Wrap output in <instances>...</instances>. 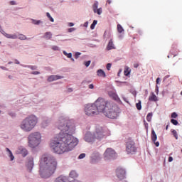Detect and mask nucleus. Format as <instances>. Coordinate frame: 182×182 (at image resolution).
I'll list each match as a JSON object with an SVG mask.
<instances>
[{
  "label": "nucleus",
  "instance_id": "nucleus-1",
  "mask_svg": "<svg viewBox=\"0 0 182 182\" xmlns=\"http://www.w3.org/2000/svg\"><path fill=\"white\" fill-rule=\"evenodd\" d=\"M58 128L60 132L56 139L51 141L50 148L57 154L72 151L78 144L77 139L72 135L75 131L74 124L68 119L60 118Z\"/></svg>",
  "mask_w": 182,
  "mask_h": 182
},
{
  "label": "nucleus",
  "instance_id": "nucleus-2",
  "mask_svg": "<svg viewBox=\"0 0 182 182\" xmlns=\"http://www.w3.org/2000/svg\"><path fill=\"white\" fill-rule=\"evenodd\" d=\"M39 175L42 178H50L56 171L57 159L52 155L43 154L40 159Z\"/></svg>",
  "mask_w": 182,
  "mask_h": 182
},
{
  "label": "nucleus",
  "instance_id": "nucleus-3",
  "mask_svg": "<svg viewBox=\"0 0 182 182\" xmlns=\"http://www.w3.org/2000/svg\"><path fill=\"white\" fill-rule=\"evenodd\" d=\"M38 117L31 114L26 117L20 124V128L25 132H31L38 124Z\"/></svg>",
  "mask_w": 182,
  "mask_h": 182
},
{
  "label": "nucleus",
  "instance_id": "nucleus-4",
  "mask_svg": "<svg viewBox=\"0 0 182 182\" xmlns=\"http://www.w3.org/2000/svg\"><path fill=\"white\" fill-rule=\"evenodd\" d=\"M111 102L105 100L102 97H99L95 102V105L97 107V112L105 113V112L111 107Z\"/></svg>",
  "mask_w": 182,
  "mask_h": 182
},
{
  "label": "nucleus",
  "instance_id": "nucleus-5",
  "mask_svg": "<svg viewBox=\"0 0 182 182\" xmlns=\"http://www.w3.org/2000/svg\"><path fill=\"white\" fill-rule=\"evenodd\" d=\"M41 139L42 136L38 132L30 134L28 136V146L33 149L39 146Z\"/></svg>",
  "mask_w": 182,
  "mask_h": 182
},
{
  "label": "nucleus",
  "instance_id": "nucleus-6",
  "mask_svg": "<svg viewBox=\"0 0 182 182\" xmlns=\"http://www.w3.org/2000/svg\"><path fill=\"white\" fill-rule=\"evenodd\" d=\"M119 113V108L116 105L111 103L110 107L105 111L104 115L111 119H117Z\"/></svg>",
  "mask_w": 182,
  "mask_h": 182
},
{
  "label": "nucleus",
  "instance_id": "nucleus-7",
  "mask_svg": "<svg viewBox=\"0 0 182 182\" xmlns=\"http://www.w3.org/2000/svg\"><path fill=\"white\" fill-rule=\"evenodd\" d=\"M104 134L102 129L101 130H97V132L94 134V135L90 133H87L85 136V141L88 143H92L95 141V139L101 140L103 139Z\"/></svg>",
  "mask_w": 182,
  "mask_h": 182
},
{
  "label": "nucleus",
  "instance_id": "nucleus-8",
  "mask_svg": "<svg viewBox=\"0 0 182 182\" xmlns=\"http://www.w3.org/2000/svg\"><path fill=\"white\" fill-rule=\"evenodd\" d=\"M85 113L88 117H93L98 114L95 104L87 105L85 108Z\"/></svg>",
  "mask_w": 182,
  "mask_h": 182
},
{
  "label": "nucleus",
  "instance_id": "nucleus-9",
  "mask_svg": "<svg viewBox=\"0 0 182 182\" xmlns=\"http://www.w3.org/2000/svg\"><path fill=\"white\" fill-rule=\"evenodd\" d=\"M127 153L128 154H134L136 151V147L135 146V142L133 140H128L127 141Z\"/></svg>",
  "mask_w": 182,
  "mask_h": 182
},
{
  "label": "nucleus",
  "instance_id": "nucleus-10",
  "mask_svg": "<svg viewBox=\"0 0 182 182\" xmlns=\"http://www.w3.org/2000/svg\"><path fill=\"white\" fill-rule=\"evenodd\" d=\"M105 161L114 159L116 157V153L112 148H107L104 154Z\"/></svg>",
  "mask_w": 182,
  "mask_h": 182
},
{
  "label": "nucleus",
  "instance_id": "nucleus-11",
  "mask_svg": "<svg viewBox=\"0 0 182 182\" xmlns=\"http://www.w3.org/2000/svg\"><path fill=\"white\" fill-rule=\"evenodd\" d=\"M117 176L119 180L124 179L126 177V171L121 167H118L117 169Z\"/></svg>",
  "mask_w": 182,
  "mask_h": 182
},
{
  "label": "nucleus",
  "instance_id": "nucleus-12",
  "mask_svg": "<svg viewBox=\"0 0 182 182\" xmlns=\"http://www.w3.org/2000/svg\"><path fill=\"white\" fill-rule=\"evenodd\" d=\"M151 141L154 142L155 146L156 147H159L160 144L159 141H156L157 140V134H156L155 131L154 129L151 130Z\"/></svg>",
  "mask_w": 182,
  "mask_h": 182
},
{
  "label": "nucleus",
  "instance_id": "nucleus-13",
  "mask_svg": "<svg viewBox=\"0 0 182 182\" xmlns=\"http://www.w3.org/2000/svg\"><path fill=\"white\" fill-rule=\"evenodd\" d=\"M101 159L100 158V154L97 152L93 154V156H92V164H95L98 161H100Z\"/></svg>",
  "mask_w": 182,
  "mask_h": 182
},
{
  "label": "nucleus",
  "instance_id": "nucleus-14",
  "mask_svg": "<svg viewBox=\"0 0 182 182\" xmlns=\"http://www.w3.org/2000/svg\"><path fill=\"white\" fill-rule=\"evenodd\" d=\"M55 182H68V178L66 176H59L55 180ZM70 182H80L79 181H71Z\"/></svg>",
  "mask_w": 182,
  "mask_h": 182
},
{
  "label": "nucleus",
  "instance_id": "nucleus-15",
  "mask_svg": "<svg viewBox=\"0 0 182 182\" xmlns=\"http://www.w3.org/2000/svg\"><path fill=\"white\" fill-rule=\"evenodd\" d=\"M158 97L154 94V92H151V95L149 96V101L156 102H158Z\"/></svg>",
  "mask_w": 182,
  "mask_h": 182
},
{
  "label": "nucleus",
  "instance_id": "nucleus-16",
  "mask_svg": "<svg viewBox=\"0 0 182 182\" xmlns=\"http://www.w3.org/2000/svg\"><path fill=\"white\" fill-rule=\"evenodd\" d=\"M17 154H21L23 157H25L28 155V150L24 148H19L18 150H17Z\"/></svg>",
  "mask_w": 182,
  "mask_h": 182
},
{
  "label": "nucleus",
  "instance_id": "nucleus-17",
  "mask_svg": "<svg viewBox=\"0 0 182 182\" xmlns=\"http://www.w3.org/2000/svg\"><path fill=\"white\" fill-rule=\"evenodd\" d=\"M63 77H62V76L53 75H50V76L48 77V82H52V81H53V80H58V79H61V78H63Z\"/></svg>",
  "mask_w": 182,
  "mask_h": 182
},
{
  "label": "nucleus",
  "instance_id": "nucleus-18",
  "mask_svg": "<svg viewBox=\"0 0 182 182\" xmlns=\"http://www.w3.org/2000/svg\"><path fill=\"white\" fill-rule=\"evenodd\" d=\"M27 168L28 170L29 171V172H31L32 171V168H33V158H31L27 164Z\"/></svg>",
  "mask_w": 182,
  "mask_h": 182
},
{
  "label": "nucleus",
  "instance_id": "nucleus-19",
  "mask_svg": "<svg viewBox=\"0 0 182 182\" xmlns=\"http://www.w3.org/2000/svg\"><path fill=\"white\" fill-rule=\"evenodd\" d=\"M112 49H116L115 48V46L114 45L113 43V41L112 39H111L107 46V50H112Z\"/></svg>",
  "mask_w": 182,
  "mask_h": 182
},
{
  "label": "nucleus",
  "instance_id": "nucleus-20",
  "mask_svg": "<svg viewBox=\"0 0 182 182\" xmlns=\"http://www.w3.org/2000/svg\"><path fill=\"white\" fill-rule=\"evenodd\" d=\"M4 35L7 38H12V39H17L18 38V36L16 34L11 35V34H8V33H4Z\"/></svg>",
  "mask_w": 182,
  "mask_h": 182
},
{
  "label": "nucleus",
  "instance_id": "nucleus-21",
  "mask_svg": "<svg viewBox=\"0 0 182 182\" xmlns=\"http://www.w3.org/2000/svg\"><path fill=\"white\" fill-rule=\"evenodd\" d=\"M109 95L110 97L114 99V100H119V97H118V95L115 92H110L109 93Z\"/></svg>",
  "mask_w": 182,
  "mask_h": 182
},
{
  "label": "nucleus",
  "instance_id": "nucleus-22",
  "mask_svg": "<svg viewBox=\"0 0 182 182\" xmlns=\"http://www.w3.org/2000/svg\"><path fill=\"white\" fill-rule=\"evenodd\" d=\"M97 73V75L100 77H106L105 73L102 69L98 70Z\"/></svg>",
  "mask_w": 182,
  "mask_h": 182
},
{
  "label": "nucleus",
  "instance_id": "nucleus-23",
  "mask_svg": "<svg viewBox=\"0 0 182 182\" xmlns=\"http://www.w3.org/2000/svg\"><path fill=\"white\" fill-rule=\"evenodd\" d=\"M152 117H153V113L152 112H149L146 115V121L148 122H151V119H152Z\"/></svg>",
  "mask_w": 182,
  "mask_h": 182
},
{
  "label": "nucleus",
  "instance_id": "nucleus-24",
  "mask_svg": "<svg viewBox=\"0 0 182 182\" xmlns=\"http://www.w3.org/2000/svg\"><path fill=\"white\" fill-rule=\"evenodd\" d=\"M171 134L176 140L178 139V134L176 129H171Z\"/></svg>",
  "mask_w": 182,
  "mask_h": 182
},
{
  "label": "nucleus",
  "instance_id": "nucleus-25",
  "mask_svg": "<svg viewBox=\"0 0 182 182\" xmlns=\"http://www.w3.org/2000/svg\"><path fill=\"white\" fill-rule=\"evenodd\" d=\"M98 5H99L98 1H95L94 4L92 6L94 13H95V14L97 13V9L98 8Z\"/></svg>",
  "mask_w": 182,
  "mask_h": 182
},
{
  "label": "nucleus",
  "instance_id": "nucleus-26",
  "mask_svg": "<svg viewBox=\"0 0 182 182\" xmlns=\"http://www.w3.org/2000/svg\"><path fill=\"white\" fill-rule=\"evenodd\" d=\"M51 37H52V34H51L50 32H46V33H45L44 38H45L46 39L49 40V39L51 38Z\"/></svg>",
  "mask_w": 182,
  "mask_h": 182
},
{
  "label": "nucleus",
  "instance_id": "nucleus-27",
  "mask_svg": "<svg viewBox=\"0 0 182 182\" xmlns=\"http://www.w3.org/2000/svg\"><path fill=\"white\" fill-rule=\"evenodd\" d=\"M70 176L73 178H76L77 176V173H76L75 171H72L70 173Z\"/></svg>",
  "mask_w": 182,
  "mask_h": 182
},
{
  "label": "nucleus",
  "instance_id": "nucleus-28",
  "mask_svg": "<svg viewBox=\"0 0 182 182\" xmlns=\"http://www.w3.org/2000/svg\"><path fill=\"white\" fill-rule=\"evenodd\" d=\"M117 30H118V33H122L124 31V28H122V26L120 24L117 25Z\"/></svg>",
  "mask_w": 182,
  "mask_h": 182
},
{
  "label": "nucleus",
  "instance_id": "nucleus-29",
  "mask_svg": "<svg viewBox=\"0 0 182 182\" xmlns=\"http://www.w3.org/2000/svg\"><path fill=\"white\" fill-rule=\"evenodd\" d=\"M136 107L137 110H141V102L139 101L138 103H136Z\"/></svg>",
  "mask_w": 182,
  "mask_h": 182
},
{
  "label": "nucleus",
  "instance_id": "nucleus-30",
  "mask_svg": "<svg viewBox=\"0 0 182 182\" xmlns=\"http://www.w3.org/2000/svg\"><path fill=\"white\" fill-rule=\"evenodd\" d=\"M176 50H177L176 46L172 45L171 49V53L172 54H174V53H176L175 51H176Z\"/></svg>",
  "mask_w": 182,
  "mask_h": 182
},
{
  "label": "nucleus",
  "instance_id": "nucleus-31",
  "mask_svg": "<svg viewBox=\"0 0 182 182\" xmlns=\"http://www.w3.org/2000/svg\"><path fill=\"white\" fill-rule=\"evenodd\" d=\"M171 123L174 126H178V122L176 119H171Z\"/></svg>",
  "mask_w": 182,
  "mask_h": 182
},
{
  "label": "nucleus",
  "instance_id": "nucleus-32",
  "mask_svg": "<svg viewBox=\"0 0 182 182\" xmlns=\"http://www.w3.org/2000/svg\"><path fill=\"white\" fill-rule=\"evenodd\" d=\"M18 39H20L21 41L26 40V36H25V35H23V34H19Z\"/></svg>",
  "mask_w": 182,
  "mask_h": 182
},
{
  "label": "nucleus",
  "instance_id": "nucleus-33",
  "mask_svg": "<svg viewBox=\"0 0 182 182\" xmlns=\"http://www.w3.org/2000/svg\"><path fill=\"white\" fill-rule=\"evenodd\" d=\"M32 23L34 25H39L41 23H42L41 21H36V20H32Z\"/></svg>",
  "mask_w": 182,
  "mask_h": 182
},
{
  "label": "nucleus",
  "instance_id": "nucleus-34",
  "mask_svg": "<svg viewBox=\"0 0 182 182\" xmlns=\"http://www.w3.org/2000/svg\"><path fill=\"white\" fill-rule=\"evenodd\" d=\"M63 54L65 55H66L68 58H72V53H67L65 51H63Z\"/></svg>",
  "mask_w": 182,
  "mask_h": 182
},
{
  "label": "nucleus",
  "instance_id": "nucleus-35",
  "mask_svg": "<svg viewBox=\"0 0 182 182\" xmlns=\"http://www.w3.org/2000/svg\"><path fill=\"white\" fill-rule=\"evenodd\" d=\"M178 117V114L176 112H173L171 114V118L172 119H176Z\"/></svg>",
  "mask_w": 182,
  "mask_h": 182
},
{
  "label": "nucleus",
  "instance_id": "nucleus-36",
  "mask_svg": "<svg viewBox=\"0 0 182 182\" xmlns=\"http://www.w3.org/2000/svg\"><path fill=\"white\" fill-rule=\"evenodd\" d=\"M47 17L50 19L51 22H54V19L50 16L49 13L46 14Z\"/></svg>",
  "mask_w": 182,
  "mask_h": 182
},
{
  "label": "nucleus",
  "instance_id": "nucleus-37",
  "mask_svg": "<svg viewBox=\"0 0 182 182\" xmlns=\"http://www.w3.org/2000/svg\"><path fill=\"white\" fill-rule=\"evenodd\" d=\"M9 157L11 159V161H14V159H15V157H14V156L12 152L9 153Z\"/></svg>",
  "mask_w": 182,
  "mask_h": 182
},
{
  "label": "nucleus",
  "instance_id": "nucleus-38",
  "mask_svg": "<svg viewBox=\"0 0 182 182\" xmlns=\"http://www.w3.org/2000/svg\"><path fill=\"white\" fill-rule=\"evenodd\" d=\"M85 157V154L82 153V154H80V156H79V159H82Z\"/></svg>",
  "mask_w": 182,
  "mask_h": 182
},
{
  "label": "nucleus",
  "instance_id": "nucleus-39",
  "mask_svg": "<svg viewBox=\"0 0 182 182\" xmlns=\"http://www.w3.org/2000/svg\"><path fill=\"white\" fill-rule=\"evenodd\" d=\"M97 13L98 15H101L102 13V8L99 9H97Z\"/></svg>",
  "mask_w": 182,
  "mask_h": 182
},
{
  "label": "nucleus",
  "instance_id": "nucleus-40",
  "mask_svg": "<svg viewBox=\"0 0 182 182\" xmlns=\"http://www.w3.org/2000/svg\"><path fill=\"white\" fill-rule=\"evenodd\" d=\"M52 49H53V50H59V48H58V46H53L52 47Z\"/></svg>",
  "mask_w": 182,
  "mask_h": 182
},
{
  "label": "nucleus",
  "instance_id": "nucleus-41",
  "mask_svg": "<svg viewBox=\"0 0 182 182\" xmlns=\"http://www.w3.org/2000/svg\"><path fill=\"white\" fill-rule=\"evenodd\" d=\"M28 68H30L31 70H36L38 68L37 66H33V65H29Z\"/></svg>",
  "mask_w": 182,
  "mask_h": 182
},
{
  "label": "nucleus",
  "instance_id": "nucleus-42",
  "mask_svg": "<svg viewBox=\"0 0 182 182\" xmlns=\"http://www.w3.org/2000/svg\"><path fill=\"white\" fill-rule=\"evenodd\" d=\"M90 63H91V61L89 60V61L85 62V65L86 67H88L90 65Z\"/></svg>",
  "mask_w": 182,
  "mask_h": 182
},
{
  "label": "nucleus",
  "instance_id": "nucleus-43",
  "mask_svg": "<svg viewBox=\"0 0 182 182\" xmlns=\"http://www.w3.org/2000/svg\"><path fill=\"white\" fill-rule=\"evenodd\" d=\"M111 67H112V64H111V63H108L107 65V69L108 70H109L110 68H111Z\"/></svg>",
  "mask_w": 182,
  "mask_h": 182
},
{
  "label": "nucleus",
  "instance_id": "nucleus-44",
  "mask_svg": "<svg viewBox=\"0 0 182 182\" xmlns=\"http://www.w3.org/2000/svg\"><path fill=\"white\" fill-rule=\"evenodd\" d=\"M75 31V28H70L68 29V32H69V33H71V32H73V31Z\"/></svg>",
  "mask_w": 182,
  "mask_h": 182
},
{
  "label": "nucleus",
  "instance_id": "nucleus-45",
  "mask_svg": "<svg viewBox=\"0 0 182 182\" xmlns=\"http://www.w3.org/2000/svg\"><path fill=\"white\" fill-rule=\"evenodd\" d=\"M31 74L33 75H38V74H41V73H39L38 71H33L31 73Z\"/></svg>",
  "mask_w": 182,
  "mask_h": 182
},
{
  "label": "nucleus",
  "instance_id": "nucleus-46",
  "mask_svg": "<svg viewBox=\"0 0 182 182\" xmlns=\"http://www.w3.org/2000/svg\"><path fill=\"white\" fill-rule=\"evenodd\" d=\"M168 161V162H172L173 161V158L172 156H169Z\"/></svg>",
  "mask_w": 182,
  "mask_h": 182
},
{
  "label": "nucleus",
  "instance_id": "nucleus-47",
  "mask_svg": "<svg viewBox=\"0 0 182 182\" xmlns=\"http://www.w3.org/2000/svg\"><path fill=\"white\" fill-rule=\"evenodd\" d=\"M160 81H161V79L159 77H157L156 80V85H159Z\"/></svg>",
  "mask_w": 182,
  "mask_h": 182
},
{
  "label": "nucleus",
  "instance_id": "nucleus-48",
  "mask_svg": "<svg viewBox=\"0 0 182 182\" xmlns=\"http://www.w3.org/2000/svg\"><path fill=\"white\" fill-rule=\"evenodd\" d=\"M155 92H156V95H158V93H159V87L157 85H156Z\"/></svg>",
  "mask_w": 182,
  "mask_h": 182
},
{
  "label": "nucleus",
  "instance_id": "nucleus-49",
  "mask_svg": "<svg viewBox=\"0 0 182 182\" xmlns=\"http://www.w3.org/2000/svg\"><path fill=\"white\" fill-rule=\"evenodd\" d=\"M139 66V63H134V68H137Z\"/></svg>",
  "mask_w": 182,
  "mask_h": 182
},
{
  "label": "nucleus",
  "instance_id": "nucleus-50",
  "mask_svg": "<svg viewBox=\"0 0 182 182\" xmlns=\"http://www.w3.org/2000/svg\"><path fill=\"white\" fill-rule=\"evenodd\" d=\"M124 74H125V75L128 76L130 74V73L125 70V71H124Z\"/></svg>",
  "mask_w": 182,
  "mask_h": 182
},
{
  "label": "nucleus",
  "instance_id": "nucleus-51",
  "mask_svg": "<svg viewBox=\"0 0 182 182\" xmlns=\"http://www.w3.org/2000/svg\"><path fill=\"white\" fill-rule=\"evenodd\" d=\"M10 4H11V5H16V1H10Z\"/></svg>",
  "mask_w": 182,
  "mask_h": 182
},
{
  "label": "nucleus",
  "instance_id": "nucleus-52",
  "mask_svg": "<svg viewBox=\"0 0 182 182\" xmlns=\"http://www.w3.org/2000/svg\"><path fill=\"white\" fill-rule=\"evenodd\" d=\"M6 151L9 153V154H11V151L10 150V149H9V148H6Z\"/></svg>",
  "mask_w": 182,
  "mask_h": 182
},
{
  "label": "nucleus",
  "instance_id": "nucleus-53",
  "mask_svg": "<svg viewBox=\"0 0 182 182\" xmlns=\"http://www.w3.org/2000/svg\"><path fill=\"white\" fill-rule=\"evenodd\" d=\"M95 26H96V25H95L94 23H92V24L91 25V26H90V28H91L92 30H93V29L95 28Z\"/></svg>",
  "mask_w": 182,
  "mask_h": 182
},
{
  "label": "nucleus",
  "instance_id": "nucleus-54",
  "mask_svg": "<svg viewBox=\"0 0 182 182\" xmlns=\"http://www.w3.org/2000/svg\"><path fill=\"white\" fill-rule=\"evenodd\" d=\"M89 89H94V85H93V84H90V85H89Z\"/></svg>",
  "mask_w": 182,
  "mask_h": 182
},
{
  "label": "nucleus",
  "instance_id": "nucleus-55",
  "mask_svg": "<svg viewBox=\"0 0 182 182\" xmlns=\"http://www.w3.org/2000/svg\"><path fill=\"white\" fill-rule=\"evenodd\" d=\"M92 24H94L95 26H96L97 24V21L95 20L92 23Z\"/></svg>",
  "mask_w": 182,
  "mask_h": 182
},
{
  "label": "nucleus",
  "instance_id": "nucleus-56",
  "mask_svg": "<svg viewBox=\"0 0 182 182\" xmlns=\"http://www.w3.org/2000/svg\"><path fill=\"white\" fill-rule=\"evenodd\" d=\"M9 115H10L11 117H15V114H14V113H10Z\"/></svg>",
  "mask_w": 182,
  "mask_h": 182
},
{
  "label": "nucleus",
  "instance_id": "nucleus-57",
  "mask_svg": "<svg viewBox=\"0 0 182 182\" xmlns=\"http://www.w3.org/2000/svg\"><path fill=\"white\" fill-rule=\"evenodd\" d=\"M168 127H169V125L167 124V125L166 126V128H165L166 131H168Z\"/></svg>",
  "mask_w": 182,
  "mask_h": 182
},
{
  "label": "nucleus",
  "instance_id": "nucleus-58",
  "mask_svg": "<svg viewBox=\"0 0 182 182\" xmlns=\"http://www.w3.org/2000/svg\"><path fill=\"white\" fill-rule=\"evenodd\" d=\"M74 26V23H69V26L70 27H72V26Z\"/></svg>",
  "mask_w": 182,
  "mask_h": 182
},
{
  "label": "nucleus",
  "instance_id": "nucleus-59",
  "mask_svg": "<svg viewBox=\"0 0 182 182\" xmlns=\"http://www.w3.org/2000/svg\"><path fill=\"white\" fill-rule=\"evenodd\" d=\"M15 63L16 64H20V62L18 60H15Z\"/></svg>",
  "mask_w": 182,
  "mask_h": 182
},
{
  "label": "nucleus",
  "instance_id": "nucleus-60",
  "mask_svg": "<svg viewBox=\"0 0 182 182\" xmlns=\"http://www.w3.org/2000/svg\"><path fill=\"white\" fill-rule=\"evenodd\" d=\"M107 4H111V3H112V0H107Z\"/></svg>",
  "mask_w": 182,
  "mask_h": 182
},
{
  "label": "nucleus",
  "instance_id": "nucleus-61",
  "mask_svg": "<svg viewBox=\"0 0 182 182\" xmlns=\"http://www.w3.org/2000/svg\"><path fill=\"white\" fill-rule=\"evenodd\" d=\"M87 25H88V23H87V22H86V23H85L84 26H85V27H87Z\"/></svg>",
  "mask_w": 182,
  "mask_h": 182
},
{
  "label": "nucleus",
  "instance_id": "nucleus-62",
  "mask_svg": "<svg viewBox=\"0 0 182 182\" xmlns=\"http://www.w3.org/2000/svg\"><path fill=\"white\" fill-rule=\"evenodd\" d=\"M0 68H1V69H3V70H6V67L1 66Z\"/></svg>",
  "mask_w": 182,
  "mask_h": 182
},
{
  "label": "nucleus",
  "instance_id": "nucleus-63",
  "mask_svg": "<svg viewBox=\"0 0 182 182\" xmlns=\"http://www.w3.org/2000/svg\"><path fill=\"white\" fill-rule=\"evenodd\" d=\"M144 123L145 127H146V125H148V123H146L145 120H144Z\"/></svg>",
  "mask_w": 182,
  "mask_h": 182
},
{
  "label": "nucleus",
  "instance_id": "nucleus-64",
  "mask_svg": "<svg viewBox=\"0 0 182 182\" xmlns=\"http://www.w3.org/2000/svg\"><path fill=\"white\" fill-rule=\"evenodd\" d=\"M9 78L11 79L12 76L11 75H9Z\"/></svg>",
  "mask_w": 182,
  "mask_h": 182
}]
</instances>
